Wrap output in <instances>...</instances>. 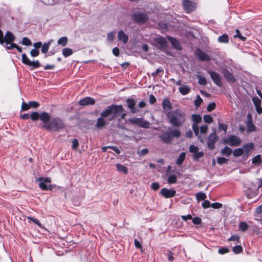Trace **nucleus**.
I'll return each instance as SVG.
<instances>
[{
    "label": "nucleus",
    "mask_w": 262,
    "mask_h": 262,
    "mask_svg": "<svg viewBox=\"0 0 262 262\" xmlns=\"http://www.w3.org/2000/svg\"><path fill=\"white\" fill-rule=\"evenodd\" d=\"M211 207L214 209H220L222 207V204L219 203H213L211 204Z\"/></svg>",
    "instance_id": "55"
},
{
    "label": "nucleus",
    "mask_w": 262,
    "mask_h": 262,
    "mask_svg": "<svg viewBox=\"0 0 262 262\" xmlns=\"http://www.w3.org/2000/svg\"><path fill=\"white\" fill-rule=\"evenodd\" d=\"M253 102L255 107L259 106L261 105V101L257 97H253L252 99Z\"/></svg>",
    "instance_id": "50"
},
{
    "label": "nucleus",
    "mask_w": 262,
    "mask_h": 262,
    "mask_svg": "<svg viewBox=\"0 0 262 262\" xmlns=\"http://www.w3.org/2000/svg\"><path fill=\"white\" fill-rule=\"evenodd\" d=\"M167 181L169 184L176 183L177 182V178H176V176H174V175L170 176L168 178Z\"/></svg>",
    "instance_id": "44"
},
{
    "label": "nucleus",
    "mask_w": 262,
    "mask_h": 262,
    "mask_svg": "<svg viewBox=\"0 0 262 262\" xmlns=\"http://www.w3.org/2000/svg\"><path fill=\"white\" fill-rule=\"evenodd\" d=\"M163 111L166 116L169 115L172 111V105L169 100L164 99L162 101Z\"/></svg>",
    "instance_id": "13"
},
{
    "label": "nucleus",
    "mask_w": 262,
    "mask_h": 262,
    "mask_svg": "<svg viewBox=\"0 0 262 262\" xmlns=\"http://www.w3.org/2000/svg\"><path fill=\"white\" fill-rule=\"evenodd\" d=\"M215 108V103H211L208 105L207 106V111L208 112H211L213 111Z\"/></svg>",
    "instance_id": "57"
},
{
    "label": "nucleus",
    "mask_w": 262,
    "mask_h": 262,
    "mask_svg": "<svg viewBox=\"0 0 262 262\" xmlns=\"http://www.w3.org/2000/svg\"><path fill=\"white\" fill-rule=\"evenodd\" d=\"M192 222L194 224L199 225L201 223V219L198 217H194L192 219Z\"/></svg>",
    "instance_id": "63"
},
{
    "label": "nucleus",
    "mask_w": 262,
    "mask_h": 262,
    "mask_svg": "<svg viewBox=\"0 0 262 262\" xmlns=\"http://www.w3.org/2000/svg\"><path fill=\"white\" fill-rule=\"evenodd\" d=\"M27 219L29 220V221H32L34 224H36L40 228L44 229V227L37 219L31 216H28Z\"/></svg>",
    "instance_id": "34"
},
{
    "label": "nucleus",
    "mask_w": 262,
    "mask_h": 262,
    "mask_svg": "<svg viewBox=\"0 0 262 262\" xmlns=\"http://www.w3.org/2000/svg\"><path fill=\"white\" fill-rule=\"evenodd\" d=\"M151 188L154 190H157L159 188V185L158 183L154 182V183H152V184L151 185Z\"/></svg>",
    "instance_id": "64"
},
{
    "label": "nucleus",
    "mask_w": 262,
    "mask_h": 262,
    "mask_svg": "<svg viewBox=\"0 0 262 262\" xmlns=\"http://www.w3.org/2000/svg\"><path fill=\"white\" fill-rule=\"evenodd\" d=\"M192 119L194 123L192 124V129L196 136L198 137L199 140L201 142H203V140L199 136V128L198 125V123H200L202 121V117L199 115L193 114L192 115Z\"/></svg>",
    "instance_id": "4"
},
{
    "label": "nucleus",
    "mask_w": 262,
    "mask_h": 262,
    "mask_svg": "<svg viewBox=\"0 0 262 262\" xmlns=\"http://www.w3.org/2000/svg\"><path fill=\"white\" fill-rule=\"evenodd\" d=\"M195 54L201 60L208 61L210 59V58L208 54L202 51L200 49H197L195 51Z\"/></svg>",
    "instance_id": "17"
},
{
    "label": "nucleus",
    "mask_w": 262,
    "mask_h": 262,
    "mask_svg": "<svg viewBox=\"0 0 262 262\" xmlns=\"http://www.w3.org/2000/svg\"><path fill=\"white\" fill-rule=\"evenodd\" d=\"M252 163L254 164H260L261 162V157L260 155H257L252 160Z\"/></svg>",
    "instance_id": "43"
},
{
    "label": "nucleus",
    "mask_w": 262,
    "mask_h": 262,
    "mask_svg": "<svg viewBox=\"0 0 262 262\" xmlns=\"http://www.w3.org/2000/svg\"><path fill=\"white\" fill-rule=\"evenodd\" d=\"M218 137L215 132L210 134L208 137L207 145L208 148L212 149L214 148V144L218 140Z\"/></svg>",
    "instance_id": "11"
},
{
    "label": "nucleus",
    "mask_w": 262,
    "mask_h": 262,
    "mask_svg": "<svg viewBox=\"0 0 262 262\" xmlns=\"http://www.w3.org/2000/svg\"><path fill=\"white\" fill-rule=\"evenodd\" d=\"M148 152V150L147 148H143L138 151V154L140 156H144L146 155Z\"/></svg>",
    "instance_id": "54"
},
{
    "label": "nucleus",
    "mask_w": 262,
    "mask_h": 262,
    "mask_svg": "<svg viewBox=\"0 0 262 262\" xmlns=\"http://www.w3.org/2000/svg\"><path fill=\"white\" fill-rule=\"evenodd\" d=\"M223 73L225 77L227 80H229L231 82H234L235 81V79L232 73H231L227 70H224Z\"/></svg>",
    "instance_id": "28"
},
{
    "label": "nucleus",
    "mask_w": 262,
    "mask_h": 262,
    "mask_svg": "<svg viewBox=\"0 0 262 262\" xmlns=\"http://www.w3.org/2000/svg\"><path fill=\"white\" fill-rule=\"evenodd\" d=\"M124 109L122 105H112L108 106L105 111L101 113V116L105 117L108 121H112L119 116L124 119L126 114L123 113Z\"/></svg>",
    "instance_id": "1"
},
{
    "label": "nucleus",
    "mask_w": 262,
    "mask_h": 262,
    "mask_svg": "<svg viewBox=\"0 0 262 262\" xmlns=\"http://www.w3.org/2000/svg\"><path fill=\"white\" fill-rule=\"evenodd\" d=\"M134 19L139 23H144L148 19L147 15L145 13H136L134 15Z\"/></svg>",
    "instance_id": "14"
},
{
    "label": "nucleus",
    "mask_w": 262,
    "mask_h": 262,
    "mask_svg": "<svg viewBox=\"0 0 262 262\" xmlns=\"http://www.w3.org/2000/svg\"><path fill=\"white\" fill-rule=\"evenodd\" d=\"M242 148L244 149V154H248L250 150L254 148V144L252 143L246 144Z\"/></svg>",
    "instance_id": "27"
},
{
    "label": "nucleus",
    "mask_w": 262,
    "mask_h": 262,
    "mask_svg": "<svg viewBox=\"0 0 262 262\" xmlns=\"http://www.w3.org/2000/svg\"><path fill=\"white\" fill-rule=\"evenodd\" d=\"M29 104L30 106V107H33V108H36L39 106L38 103L36 101L29 102Z\"/></svg>",
    "instance_id": "61"
},
{
    "label": "nucleus",
    "mask_w": 262,
    "mask_h": 262,
    "mask_svg": "<svg viewBox=\"0 0 262 262\" xmlns=\"http://www.w3.org/2000/svg\"><path fill=\"white\" fill-rule=\"evenodd\" d=\"M50 42H48L47 43H44L41 46V51L43 53H47L48 52L49 48L50 45Z\"/></svg>",
    "instance_id": "40"
},
{
    "label": "nucleus",
    "mask_w": 262,
    "mask_h": 262,
    "mask_svg": "<svg viewBox=\"0 0 262 262\" xmlns=\"http://www.w3.org/2000/svg\"><path fill=\"white\" fill-rule=\"evenodd\" d=\"M115 37V33L113 32H110L107 35V39L109 41H112Z\"/></svg>",
    "instance_id": "51"
},
{
    "label": "nucleus",
    "mask_w": 262,
    "mask_h": 262,
    "mask_svg": "<svg viewBox=\"0 0 262 262\" xmlns=\"http://www.w3.org/2000/svg\"><path fill=\"white\" fill-rule=\"evenodd\" d=\"M203 119L205 122L207 123H211L213 121L212 117L209 115H205L203 117Z\"/></svg>",
    "instance_id": "42"
},
{
    "label": "nucleus",
    "mask_w": 262,
    "mask_h": 262,
    "mask_svg": "<svg viewBox=\"0 0 262 262\" xmlns=\"http://www.w3.org/2000/svg\"><path fill=\"white\" fill-rule=\"evenodd\" d=\"M116 166L117 170L118 171L121 172L125 174H126L128 173V169L124 165H122L121 164H117Z\"/></svg>",
    "instance_id": "29"
},
{
    "label": "nucleus",
    "mask_w": 262,
    "mask_h": 262,
    "mask_svg": "<svg viewBox=\"0 0 262 262\" xmlns=\"http://www.w3.org/2000/svg\"><path fill=\"white\" fill-rule=\"evenodd\" d=\"M39 187L43 190H51L52 189L51 185V180L49 178H40L38 179Z\"/></svg>",
    "instance_id": "8"
},
{
    "label": "nucleus",
    "mask_w": 262,
    "mask_h": 262,
    "mask_svg": "<svg viewBox=\"0 0 262 262\" xmlns=\"http://www.w3.org/2000/svg\"><path fill=\"white\" fill-rule=\"evenodd\" d=\"M218 41L221 43H227L228 42V36L227 34H223L218 38Z\"/></svg>",
    "instance_id": "37"
},
{
    "label": "nucleus",
    "mask_w": 262,
    "mask_h": 262,
    "mask_svg": "<svg viewBox=\"0 0 262 262\" xmlns=\"http://www.w3.org/2000/svg\"><path fill=\"white\" fill-rule=\"evenodd\" d=\"M154 44L160 50L164 51L167 49V43L165 39L162 37L159 36L154 39Z\"/></svg>",
    "instance_id": "9"
},
{
    "label": "nucleus",
    "mask_w": 262,
    "mask_h": 262,
    "mask_svg": "<svg viewBox=\"0 0 262 262\" xmlns=\"http://www.w3.org/2000/svg\"><path fill=\"white\" fill-rule=\"evenodd\" d=\"M185 156H186L185 152H182L180 155L179 158H178V159L176 161V163L178 165H181V164H182V163L183 162V161H184V160L185 159Z\"/></svg>",
    "instance_id": "35"
},
{
    "label": "nucleus",
    "mask_w": 262,
    "mask_h": 262,
    "mask_svg": "<svg viewBox=\"0 0 262 262\" xmlns=\"http://www.w3.org/2000/svg\"><path fill=\"white\" fill-rule=\"evenodd\" d=\"M169 123L174 126L179 127L183 124L186 119L185 112L177 108L167 116Z\"/></svg>",
    "instance_id": "2"
},
{
    "label": "nucleus",
    "mask_w": 262,
    "mask_h": 262,
    "mask_svg": "<svg viewBox=\"0 0 262 262\" xmlns=\"http://www.w3.org/2000/svg\"><path fill=\"white\" fill-rule=\"evenodd\" d=\"M246 126L247 131L249 132H254L256 130V127L252 123L251 116L250 114L247 115V120L246 121Z\"/></svg>",
    "instance_id": "18"
},
{
    "label": "nucleus",
    "mask_w": 262,
    "mask_h": 262,
    "mask_svg": "<svg viewBox=\"0 0 262 262\" xmlns=\"http://www.w3.org/2000/svg\"><path fill=\"white\" fill-rule=\"evenodd\" d=\"M30 108V106L29 103H26L25 102H23L21 104V110L23 111H27Z\"/></svg>",
    "instance_id": "56"
},
{
    "label": "nucleus",
    "mask_w": 262,
    "mask_h": 262,
    "mask_svg": "<svg viewBox=\"0 0 262 262\" xmlns=\"http://www.w3.org/2000/svg\"><path fill=\"white\" fill-rule=\"evenodd\" d=\"M182 4L184 9L188 13L193 11L196 8V4L189 0H183Z\"/></svg>",
    "instance_id": "12"
},
{
    "label": "nucleus",
    "mask_w": 262,
    "mask_h": 262,
    "mask_svg": "<svg viewBox=\"0 0 262 262\" xmlns=\"http://www.w3.org/2000/svg\"><path fill=\"white\" fill-rule=\"evenodd\" d=\"M219 129L220 130H223L224 131L225 133L226 132V130H227V126L225 124H222V123H220L219 124Z\"/></svg>",
    "instance_id": "62"
},
{
    "label": "nucleus",
    "mask_w": 262,
    "mask_h": 262,
    "mask_svg": "<svg viewBox=\"0 0 262 262\" xmlns=\"http://www.w3.org/2000/svg\"><path fill=\"white\" fill-rule=\"evenodd\" d=\"M168 133H169L170 135L171 136V138L173 137L179 138L181 136V132L178 129H172L171 128H168L167 129Z\"/></svg>",
    "instance_id": "26"
},
{
    "label": "nucleus",
    "mask_w": 262,
    "mask_h": 262,
    "mask_svg": "<svg viewBox=\"0 0 262 262\" xmlns=\"http://www.w3.org/2000/svg\"><path fill=\"white\" fill-rule=\"evenodd\" d=\"M161 194L165 198H170L176 195V192L173 189H168L167 188H163L161 190Z\"/></svg>",
    "instance_id": "15"
},
{
    "label": "nucleus",
    "mask_w": 262,
    "mask_h": 262,
    "mask_svg": "<svg viewBox=\"0 0 262 262\" xmlns=\"http://www.w3.org/2000/svg\"><path fill=\"white\" fill-rule=\"evenodd\" d=\"M126 103L128 107L132 113L134 114L137 113L138 111L135 108L136 101L132 99H128L126 100Z\"/></svg>",
    "instance_id": "20"
},
{
    "label": "nucleus",
    "mask_w": 262,
    "mask_h": 262,
    "mask_svg": "<svg viewBox=\"0 0 262 262\" xmlns=\"http://www.w3.org/2000/svg\"><path fill=\"white\" fill-rule=\"evenodd\" d=\"M239 229L242 231H245L248 228V225L246 222H241L239 225Z\"/></svg>",
    "instance_id": "39"
},
{
    "label": "nucleus",
    "mask_w": 262,
    "mask_h": 262,
    "mask_svg": "<svg viewBox=\"0 0 262 262\" xmlns=\"http://www.w3.org/2000/svg\"><path fill=\"white\" fill-rule=\"evenodd\" d=\"M209 74L214 82L216 85L220 86L221 85V79L220 75L212 71L209 72Z\"/></svg>",
    "instance_id": "19"
},
{
    "label": "nucleus",
    "mask_w": 262,
    "mask_h": 262,
    "mask_svg": "<svg viewBox=\"0 0 262 262\" xmlns=\"http://www.w3.org/2000/svg\"><path fill=\"white\" fill-rule=\"evenodd\" d=\"M160 138L164 143L167 144L170 143L172 140L171 136L170 135L169 133H168L167 130L164 134L160 136Z\"/></svg>",
    "instance_id": "21"
},
{
    "label": "nucleus",
    "mask_w": 262,
    "mask_h": 262,
    "mask_svg": "<svg viewBox=\"0 0 262 262\" xmlns=\"http://www.w3.org/2000/svg\"><path fill=\"white\" fill-rule=\"evenodd\" d=\"M189 151L193 154H195L199 151V148L194 145H191L189 147Z\"/></svg>",
    "instance_id": "45"
},
{
    "label": "nucleus",
    "mask_w": 262,
    "mask_h": 262,
    "mask_svg": "<svg viewBox=\"0 0 262 262\" xmlns=\"http://www.w3.org/2000/svg\"><path fill=\"white\" fill-rule=\"evenodd\" d=\"M73 54V50L69 48H65L62 50V54L65 57H67Z\"/></svg>",
    "instance_id": "33"
},
{
    "label": "nucleus",
    "mask_w": 262,
    "mask_h": 262,
    "mask_svg": "<svg viewBox=\"0 0 262 262\" xmlns=\"http://www.w3.org/2000/svg\"><path fill=\"white\" fill-rule=\"evenodd\" d=\"M242 250H243V248H242V246H241L239 245L236 246L234 247L233 248V251L235 254H238V253H241L242 251Z\"/></svg>",
    "instance_id": "47"
},
{
    "label": "nucleus",
    "mask_w": 262,
    "mask_h": 262,
    "mask_svg": "<svg viewBox=\"0 0 262 262\" xmlns=\"http://www.w3.org/2000/svg\"><path fill=\"white\" fill-rule=\"evenodd\" d=\"M118 38L120 41H121L123 43H126L128 41V36L122 31L120 30L118 33Z\"/></svg>",
    "instance_id": "23"
},
{
    "label": "nucleus",
    "mask_w": 262,
    "mask_h": 262,
    "mask_svg": "<svg viewBox=\"0 0 262 262\" xmlns=\"http://www.w3.org/2000/svg\"><path fill=\"white\" fill-rule=\"evenodd\" d=\"M15 37L10 32H7L4 36V42L8 44L14 40Z\"/></svg>",
    "instance_id": "24"
},
{
    "label": "nucleus",
    "mask_w": 262,
    "mask_h": 262,
    "mask_svg": "<svg viewBox=\"0 0 262 262\" xmlns=\"http://www.w3.org/2000/svg\"><path fill=\"white\" fill-rule=\"evenodd\" d=\"M204 156V152L202 151H198L195 154L192 155V158L195 161H198L199 159Z\"/></svg>",
    "instance_id": "38"
},
{
    "label": "nucleus",
    "mask_w": 262,
    "mask_h": 262,
    "mask_svg": "<svg viewBox=\"0 0 262 262\" xmlns=\"http://www.w3.org/2000/svg\"><path fill=\"white\" fill-rule=\"evenodd\" d=\"M110 121H108L105 117H102L101 116L100 117L98 118L97 122L95 126L98 128H102L105 125L107 124Z\"/></svg>",
    "instance_id": "16"
},
{
    "label": "nucleus",
    "mask_w": 262,
    "mask_h": 262,
    "mask_svg": "<svg viewBox=\"0 0 262 262\" xmlns=\"http://www.w3.org/2000/svg\"><path fill=\"white\" fill-rule=\"evenodd\" d=\"M228 159L224 157H220L217 159V162L219 164L222 165L227 163Z\"/></svg>",
    "instance_id": "48"
},
{
    "label": "nucleus",
    "mask_w": 262,
    "mask_h": 262,
    "mask_svg": "<svg viewBox=\"0 0 262 262\" xmlns=\"http://www.w3.org/2000/svg\"><path fill=\"white\" fill-rule=\"evenodd\" d=\"M198 79H199V83L200 84L205 85L206 84V80L205 77L199 76L198 77Z\"/></svg>",
    "instance_id": "59"
},
{
    "label": "nucleus",
    "mask_w": 262,
    "mask_h": 262,
    "mask_svg": "<svg viewBox=\"0 0 262 262\" xmlns=\"http://www.w3.org/2000/svg\"><path fill=\"white\" fill-rule=\"evenodd\" d=\"M211 204H210V202L208 201V200H205L203 203H202V207L206 209V208H209V207L211 206Z\"/></svg>",
    "instance_id": "58"
},
{
    "label": "nucleus",
    "mask_w": 262,
    "mask_h": 262,
    "mask_svg": "<svg viewBox=\"0 0 262 262\" xmlns=\"http://www.w3.org/2000/svg\"><path fill=\"white\" fill-rule=\"evenodd\" d=\"M21 43L25 46H30L32 43L28 38L25 37L23 38Z\"/></svg>",
    "instance_id": "46"
},
{
    "label": "nucleus",
    "mask_w": 262,
    "mask_h": 262,
    "mask_svg": "<svg viewBox=\"0 0 262 262\" xmlns=\"http://www.w3.org/2000/svg\"><path fill=\"white\" fill-rule=\"evenodd\" d=\"M224 143L231 146H237L241 143V139L236 136H231L224 140Z\"/></svg>",
    "instance_id": "10"
},
{
    "label": "nucleus",
    "mask_w": 262,
    "mask_h": 262,
    "mask_svg": "<svg viewBox=\"0 0 262 262\" xmlns=\"http://www.w3.org/2000/svg\"><path fill=\"white\" fill-rule=\"evenodd\" d=\"M180 92L183 95L187 94L190 91V88L186 85H183L179 88Z\"/></svg>",
    "instance_id": "30"
},
{
    "label": "nucleus",
    "mask_w": 262,
    "mask_h": 262,
    "mask_svg": "<svg viewBox=\"0 0 262 262\" xmlns=\"http://www.w3.org/2000/svg\"><path fill=\"white\" fill-rule=\"evenodd\" d=\"M68 41V38L66 36L62 37L60 38L57 41V43L59 45H61L63 47H64L67 44Z\"/></svg>",
    "instance_id": "32"
},
{
    "label": "nucleus",
    "mask_w": 262,
    "mask_h": 262,
    "mask_svg": "<svg viewBox=\"0 0 262 262\" xmlns=\"http://www.w3.org/2000/svg\"><path fill=\"white\" fill-rule=\"evenodd\" d=\"M231 153L232 149L228 146L225 147L224 148L221 150V154L227 157H229L231 154Z\"/></svg>",
    "instance_id": "31"
},
{
    "label": "nucleus",
    "mask_w": 262,
    "mask_h": 262,
    "mask_svg": "<svg viewBox=\"0 0 262 262\" xmlns=\"http://www.w3.org/2000/svg\"><path fill=\"white\" fill-rule=\"evenodd\" d=\"M78 145L79 143L78 140L77 139H74L72 141V148L75 149L78 147Z\"/></svg>",
    "instance_id": "60"
},
{
    "label": "nucleus",
    "mask_w": 262,
    "mask_h": 262,
    "mask_svg": "<svg viewBox=\"0 0 262 262\" xmlns=\"http://www.w3.org/2000/svg\"><path fill=\"white\" fill-rule=\"evenodd\" d=\"M208 127L206 125H202L200 127V133L202 134L207 133Z\"/></svg>",
    "instance_id": "52"
},
{
    "label": "nucleus",
    "mask_w": 262,
    "mask_h": 262,
    "mask_svg": "<svg viewBox=\"0 0 262 262\" xmlns=\"http://www.w3.org/2000/svg\"><path fill=\"white\" fill-rule=\"evenodd\" d=\"M30 117L32 120L35 121L40 119L43 122L47 123L50 120L51 116L45 112H43L40 114L36 112H34L31 114Z\"/></svg>",
    "instance_id": "5"
},
{
    "label": "nucleus",
    "mask_w": 262,
    "mask_h": 262,
    "mask_svg": "<svg viewBox=\"0 0 262 262\" xmlns=\"http://www.w3.org/2000/svg\"><path fill=\"white\" fill-rule=\"evenodd\" d=\"M203 100L202 98L200 97V96H197L196 99L194 101V104L196 106H199L201 105V103L202 102Z\"/></svg>",
    "instance_id": "53"
},
{
    "label": "nucleus",
    "mask_w": 262,
    "mask_h": 262,
    "mask_svg": "<svg viewBox=\"0 0 262 262\" xmlns=\"http://www.w3.org/2000/svg\"><path fill=\"white\" fill-rule=\"evenodd\" d=\"M64 123L59 118H53L45 123L44 126L50 130H58L64 127Z\"/></svg>",
    "instance_id": "3"
},
{
    "label": "nucleus",
    "mask_w": 262,
    "mask_h": 262,
    "mask_svg": "<svg viewBox=\"0 0 262 262\" xmlns=\"http://www.w3.org/2000/svg\"><path fill=\"white\" fill-rule=\"evenodd\" d=\"M21 61L24 64L31 67L32 69L37 68L40 66L38 60L31 61L25 53L21 55Z\"/></svg>",
    "instance_id": "7"
},
{
    "label": "nucleus",
    "mask_w": 262,
    "mask_h": 262,
    "mask_svg": "<svg viewBox=\"0 0 262 262\" xmlns=\"http://www.w3.org/2000/svg\"><path fill=\"white\" fill-rule=\"evenodd\" d=\"M196 198L198 201L204 200L206 198V195L203 192H199L196 194Z\"/></svg>",
    "instance_id": "41"
},
{
    "label": "nucleus",
    "mask_w": 262,
    "mask_h": 262,
    "mask_svg": "<svg viewBox=\"0 0 262 262\" xmlns=\"http://www.w3.org/2000/svg\"><path fill=\"white\" fill-rule=\"evenodd\" d=\"M95 101L94 99L91 97H85L79 101V104L81 105H87L89 104H94Z\"/></svg>",
    "instance_id": "22"
},
{
    "label": "nucleus",
    "mask_w": 262,
    "mask_h": 262,
    "mask_svg": "<svg viewBox=\"0 0 262 262\" xmlns=\"http://www.w3.org/2000/svg\"><path fill=\"white\" fill-rule=\"evenodd\" d=\"M39 51L36 49H32L30 51V55L33 57H37L39 55Z\"/></svg>",
    "instance_id": "49"
},
{
    "label": "nucleus",
    "mask_w": 262,
    "mask_h": 262,
    "mask_svg": "<svg viewBox=\"0 0 262 262\" xmlns=\"http://www.w3.org/2000/svg\"><path fill=\"white\" fill-rule=\"evenodd\" d=\"M167 38L168 39V40L170 41V42H171L172 46L175 49H178V50L182 49V47H181L179 42L178 41V40H177L176 39H175L174 38H172V37H171L169 36H167Z\"/></svg>",
    "instance_id": "25"
},
{
    "label": "nucleus",
    "mask_w": 262,
    "mask_h": 262,
    "mask_svg": "<svg viewBox=\"0 0 262 262\" xmlns=\"http://www.w3.org/2000/svg\"><path fill=\"white\" fill-rule=\"evenodd\" d=\"M128 122L132 124H136L140 127L144 128H148L150 126V123L148 121L141 118H132L129 119Z\"/></svg>",
    "instance_id": "6"
},
{
    "label": "nucleus",
    "mask_w": 262,
    "mask_h": 262,
    "mask_svg": "<svg viewBox=\"0 0 262 262\" xmlns=\"http://www.w3.org/2000/svg\"><path fill=\"white\" fill-rule=\"evenodd\" d=\"M243 154H244V149H242V148H239L235 149L233 151V155L234 157H239L242 156Z\"/></svg>",
    "instance_id": "36"
}]
</instances>
